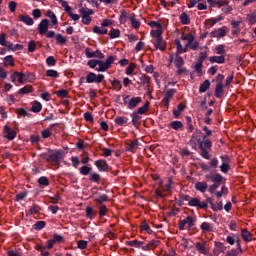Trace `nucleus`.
<instances>
[{"instance_id": "60", "label": "nucleus", "mask_w": 256, "mask_h": 256, "mask_svg": "<svg viewBox=\"0 0 256 256\" xmlns=\"http://www.w3.org/2000/svg\"><path fill=\"white\" fill-rule=\"evenodd\" d=\"M247 22L249 23V25H256V14L255 13L248 14Z\"/></svg>"}, {"instance_id": "16", "label": "nucleus", "mask_w": 256, "mask_h": 256, "mask_svg": "<svg viewBox=\"0 0 256 256\" xmlns=\"http://www.w3.org/2000/svg\"><path fill=\"white\" fill-rule=\"evenodd\" d=\"M29 75H31V73L25 74L23 72H14V77H16L18 83H20V84L25 83V81H27Z\"/></svg>"}, {"instance_id": "22", "label": "nucleus", "mask_w": 256, "mask_h": 256, "mask_svg": "<svg viewBox=\"0 0 256 256\" xmlns=\"http://www.w3.org/2000/svg\"><path fill=\"white\" fill-rule=\"evenodd\" d=\"M223 83L216 84L214 95L217 99H221L223 97Z\"/></svg>"}, {"instance_id": "47", "label": "nucleus", "mask_w": 256, "mask_h": 256, "mask_svg": "<svg viewBox=\"0 0 256 256\" xmlns=\"http://www.w3.org/2000/svg\"><path fill=\"white\" fill-rule=\"evenodd\" d=\"M121 36V30L112 28L109 32L110 39H117V37Z\"/></svg>"}, {"instance_id": "43", "label": "nucleus", "mask_w": 256, "mask_h": 256, "mask_svg": "<svg viewBox=\"0 0 256 256\" xmlns=\"http://www.w3.org/2000/svg\"><path fill=\"white\" fill-rule=\"evenodd\" d=\"M80 175H84L85 177H87V175H89V173H91V171H93L92 167H89L87 165H84L80 168Z\"/></svg>"}, {"instance_id": "27", "label": "nucleus", "mask_w": 256, "mask_h": 256, "mask_svg": "<svg viewBox=\"0 0 256 256\" xmlns=\"http://www.w3.org/2000/svg\"><path fill=\"white\" fill-rule=\"evenodd\" d=\"M94 201L97 206L103 205V203L109 201V196H107V194H101L98 198H95Z\"/></svg>"}, {"instance_id": "64", "label": "nucleus", "mask_w": 256, "mask_h": 256, "mask_svg": "<svg viewBox=\"0 0 256 256\" xmlns=\"http://www.w3.org/2000/svg\"><path fill=\"white\" fill-rule=\"evenodd\" d=\"M215 51H216V54L217 55H223V56H225V46L224 45H217L216 47H215Z\"/></svg>"}, {"instance_id": "12", "label": "nucleus", "mask_w": 256, "mask_h": 256, "mask_svg": "<svg viewBox=\"0 0 256 256\" xmlns=\"http://www.w3.org/2000/svg\"><path fill=\"white\" fill-rule=\"evenodd\" d=\"M223 19V16L218 15L216 18L206 19L204 25L206 26V29H211V27H213L216 23H219V21H223Z\"/></svg>"}, {"instance_id": "62", "label": "nucleus", "mask_w": 256, "mask_h": 256, "mask_svg": "<svg viewBox=\"0 0 256 256\" xmlns=\"http://www.w3.org/2000/svg\"><path fill=\"white\" fill-rule=\"evenodd\" d=\"M111 85L114 89H118V91H121V89H123V85L121 84V81L114 79L111 82Z\"/></svg>"}, {"instance_id": "8", "label": "nucleus", "mask_w": 256, "mask_h": 256, "mask_svg": "<svg viewBox=\"0 0 256 256\" xmlns=\"http://www.w3.org/2000/svg\"><path fill=\"white\" fill-rule=\"evenodd\" d=\"M94 165L97 167L98 171L102 173H107V171H109V164L105 159L96 160Z\"/></svg>"}, {"instance_id": "51", "label": "nucleus", "mask_w": 256, "mask_h": 256, "mask_svg": "<svg viewBox=\"0 0 256 256\" xmlns=\"http://www.w3.org/2000/svg\"><path fill=\"white\" fill-rule=\"evenodd\" d=\"M200 155L203 159H211V155H209V150L200 146Z\"/></svg>"}, {"instance_id": "24", "label": "nucleus", "mask_w": 256, "mask_h": 256, "mask_svg": "<svg viewBox=\"0 0 256 256\" xmlns=\"http://www.w3.org/2000/svg\"><path fill=\"white\" fill-rule=\"evenodd\" d=\"M200 229H201V231H203V233H211V232H213V224H211L209 222H203L200 225Z\"/></svg>"}, {"instance_id": "10", "label": "nucleus", "mask_w": 256, "mask_h": 256, "mask_svg": "<svg viewBox=\"0 0 256 256\" xmlns=\"http://www.w3.org/2000/svg\"><path fill=\"white\" fill-rule=\"evenodd\" d=\"M47 31H49V21L47 19H43L38 24V33L40 35H45Z\"/></svg>"}, {"instance_id": "1", "label": "nucleus", "mask_w": 256, "mask_h": 256, "mask_svg": "<svg viewBox=\"0 0 256 256\" xmlns=\"http://www.w3.org/2000/svg\"><path fill=\"white\" fill-rule=\"evenodd\" d=\"M65 158V151L63 150H48L42 154V159L48 163H53L54 165H61V160Z\"/></svg>"}, {"instance_id": "14", "label": "nucleus", "mask_w": 256, "mask_h": 256, "mask_svg": "<svg viewBox=\"0 0 256 256\" xmlns=\"http://www.w3.org/2000/svg\"><path fill=\"white\" fill-rule=\"evenodd\" d=\"M154 47L156 49H159L160 51H165V49H167V42H165V40H163V38L155 39Z\"/></svg>"}, {"instance_id": "15", "label": "nucleus", "mask_w": 256, "mask_h": 256, "mask_svg": "<svg viewBox=\"0 0 256 256\" xmlns=\"http://www.w3.org/2000/svg\"><path fill=\"white\" fill-rule=\"evenodd\" d=\"M198 144H199V148L202 149H211V147H213V142H211V140L207 139V138H203V140L198 139Z\"/></svg>"}, {"instance_id": "18", "label": "nucleus", "mask_w": 256, "mask_h": 256, "mask_svg": "<svg viewBox=\"0 0 256 256\" xmlns=\"http://www.w3.org/2000/svg\"><path fill=\"white\" fill-rule=\"evenodd\" d=\"M142 99L141 97H132L129 101H128V109H135V107H137V105H139V103H141Z\"/></svg>"}, {"instance_id": "11", "label": "nucleus", "mask_w": 256, "mask_h": 256, "mask_svg": "<svg viewBox=\"0 0 256 256\" xmlns=\"http://www.w3.org/2000/svg\"><path fill=\"white\" fill-rule=\"evenodd\" d=\"M4 133L8 141H13V139L17 137V132L13 130L11 127H9L8 125L4 126Z\"/></svg>"}, {"instance_id": "28", "label": "nucleus", "mask_w": 256, "mask_h": 256, "mask_svg": "<svg viewBox=\"0 0 256 256\" xmlns=\"http://www.w3.org/2000/svg\"><path fill=\"white\" fill-rule=\"evenodd\" d=\"M129 20L134 29H139V27H141V22L135 18V13L130 14Z\"/></svg>"}, {"instance_id": "59", "label": "nucleus", "mask_w": 256, "mask_h": 256, "mask_svg": "<svg viewBox=\"0 0 256 256\" xmlns=\"http://www.w3.org/2000/svg\"><path fill=\"white\" fill-rule=\"evenodd\" d=\"M16 113L17 115H20V117H31V114H29V112L23 108L16 109Z\"/></svg>"}, {"instance_id": "54", "label": "nucleus", "mask_w": 256, "mask_h": 256, "mask_svg": "<svg viewBox=\"0 0 256 256\" xmlns=\"http://www.w3.org/2000/svg\"><path fill=\"white\" fill-rule=\"evenodd\" d=\"M98 210L100 217H105V215H107V212L109 211V209L105 205H99Z\"/></svg>"}, {"instance_id": "3", "label": "nucleus", "mask_w": 256, "mask_h": 256, "mask_svg": "<svg viewBox=\"0 0 256 256\" xmlns=\"http://www.w3.org/2000/svg\"><path fill=\"white\" fill-rule=\"evenodd\" d=\"M115 63V57L108 56L106 61L98 60V67L96 68V71L98 73H105L108 69H111V65Z\"/></svg>"}, {"instance_id": "45", "label": "nucleus", "mask_w": 256, "mask_h": 256, "mask_svg": "<svg viewBox=\"0 0 256 256\" xmlns=\"http://www.w3.org/2000/svg\"><path fill=\"white\" fill-rule=\"evenodd\" d=\"M89 181L92 183H99V181H101V175H99L97 172L91 173L89 176Z\"/></svg>"}, {"instance_id": "21", "label": "nucleus", "mask_w": 256, "mask_h": 256, "mask_svg": "<svg viewBox=\"0 0 256 256\" xmlns=\"http://www.w3.org/2000/svg\"><path fill=\"white\" fill-rule=\"evenodd\" d=\"M174 65L176 69H181L182 65H185V60L181 57V54L175 53Z\"/></svg>"}, {"instance_id": "19", "label": "nucleus", "mask_w": 256, "mask_h": 256, "mask_svg": "<svg viewBox=\"0 0 256 256\" xmlns=\"http://www.w3.org/2000/svg\"><path fill=\"white\" fill-rule=\"evenodd\" d=\"M85 213H86V218L90 219L91 221H93V219H95V217H97V210H94L90 206L86 207Z\"/></svg>"}, {"instance_id": "32", "label": "nucleus", "mask_w": 256, "mask_h": 256, "mask_svg": "<svg viewBox=\"0 0 256 256\" xmlns=\"http://www.w3.org/2000/svg\"><path fill=\"white\" fill-rule=\"evenodd\" d=\"M55 39H56V45H65L67 43V37L63 36L60 33H57L55 35Z\"/></svg>"}, {"instance_id": "63", "label": "nucleus", "mask_w": 256, "mask_h": 256, "mask_svg": "<svg viewBox=\"0 0 256 256\" xmlns=\"http://www.w3.org/2000/svg\"><path fill=\"white\" fill-rule=\"evenodd\" d=\"M201 201L198 198H191L188 202L189 207H199Z\"/></svg>"}, {"instance_id": "2", "label": "nucleus", "mask_w": 256, "mask_h": 256, "mask_svg": "<svg viewBox=\"0 0 256 256\" xmlns=\"http://www.w3.org/2000/svg\"><path fill=\"white\" fill-rule=\"evenodd\" d=\"M206 179H209L213 183L212 185H210V187L208 189V191H209V193H211V195H213V193H215V191H217V189H219V187H221V185L223 184V181H225V178L220 173L207 174Z\"/></svg>"}, {"instance_id": "52", "label": "nucleus", "mask_w": 256, "mask_h": 256, "mask_svg": "<svg viewBox=\"0 0 256 256\" xmlns=\"http://www.w3.org/2000/svg\"><path fill=\"white\" fill-rule=\"evenodd\" d=\"M148 111H149V102H146V104L140 107L136 113H138V115H145V113Z\"/></svg>"}, {"instance_id": "26", "label": "nucleus", "mask_w": 256, "mask_h": 256, "mask_svg": "<svg viewBox=\"0 0 256 256\" xmlns=\"http://www.w3.org/2000/svg\"><path fill=\"white\" fill-rule=\"evenodd\" d=\"M169 127H171V129H174V131H181V129H183V122L179 120H174L170 122Z\"/></svg>"}, {"instance_id": "25", "label": "nucleus", "mask_w": 256, "mask_h": 256, "mask_svg": "<svg viewBox=\"0 0 256 256\" xmlns=\"http://www.w3.org/2000/svg\"><path fill=\"white\" fill-rule=\"evenodd\" d=\"M20 21H22V23H25V25L31 26L35 23V21H33V18H31L29 15H23L21 14L19 16Z\"/></svg>"}, {"instance_id": "39", "label": "nucleus", "mask_w": 256, "mask_h": 256, "mask_svg": "<svg viewBox=\"0 0 256 256\" xmlns=\"http://www.w3.org/2000/svg\"><path fill=\"white\" fill-rule=\"evenodd\" d=\"M131 117H132V125H134V127H137V125H139V121H141V116L139 115V113L134 111L131 114Z\"/></svg>"}, {"instance_id": "6", "label": "nucleus", "mask_w": 256, "mask_h": 256, "mask_svg": "<svg viewBox=\"0 0 256 256\" xmlns=\"http://www.w3.org/2000/svg\"><path fill=\"white\" fill-rule=\"evenodd\" d=\"M229 33V28H227V26H223L221 28L218 29H214L211 33H210V37L212 38H217V39H222L223 37H226V35Z\"/></svg>"}, {"instance_id": "44", "label": "nucleus", "mask_w": 256, "mask_h": 256, "mask_svg": "<svg viewBox=\"0 0 256 256\" xmlns=\"http://www.w3.org/2000/svg\"><path fill=\"white\" fill-rule=\"evenodd\" d=\"M4 65H10L11 67H15V59H13L12 55L4 57Z\"/></svg>"}, {"instance_id": "50", "label": "nucleus", "mask_w": 256, "mask_h": 256, "mask_svg": "<svg viewBox=\"0 0 256 256\" xmlns=\"http://www.w3.org/2000/svg\"><path fill=\"white\" fill-rule=\"evenodd\" d=\"M46 77L57 79V77H59V72H57V70H54V69H49L46 71Z\"/></svg>"}, {"instance_id": "4", "label": "nucleus", "mask_w": 256, "mask_h": 256, "mask_svg": "<svg viewBox=\"0 0 256 256\" xmlns=\"http://www.w3.org/2000/svg\"><path fill=\"white\" fill-rule=\"evenodd\" d=\"M195 226V219L192 216H187L184 220L179 221L180 231H185V229H191Z\"/></svg>"}, {"instance_id": "42", "label": "nucleus", "mask_w": 256, "mask_h": 256, "mask_svg": "<svg viewBox=\"0 0 256 256\" xmlns=\"http://www.w3.org/2000/svg\"><path fill=\"white\" fill-rule=\"evenodd\" d=\"M194 70L198 77H201V75H203V63L197 61L194 65Z\"/></svg>"}, {"instance_id": "20", "label": "nucleus", "mask_w": 256, "mask_h": 256, "mask_svg": "<svg viewBox=\"0 0 256 256\" xmlns=\"http://www.w3.org/2000/svg\"><path fill=\"white\" fill-rule=\"evenodd\" d=\"M195 248L199 251V253H202V255H207V242H196Z\"/></svg>"}, {"instance_id": "38", "label": "nucleus", "mask_w": 256, "mask_h": 256, "mask_svg": "<svg viewBox=\"0 0 256 256\" xmlns=\"http://www.w3.org/2000/svg\"><path fill=\"white\" fill-rule=\"evenodd\" d=\"M36 251H39L41 253L42 256H49L51 255L49 253V251H46L47 247H45L44 245L38 244L35 246Z\"/></svg>"}, {"instance_id": "31", "label": "nucleus", "mask_w": 256, "mask_h": 256, "mask_svg": "<svg viewBox=\"0 0 256 256\" xmlns=\"http://www.w3.org/2000/svg\"><path fill=\"white\" fill-rule=\"evenodd\" d=\"M46 17H49V19H51L52 24L58 25L59 21L57 20V15H55V12H53V10H47Z\"/></svg>"}, {"instance_id": "9", "label": "nucleus", "mask_w": 256, "mask_h": 256, "mask_svg": "<svg viewBox=\"0 0 256 256\" xmlns=\"http://www.w3.org/2000/svg\"><path fill=\"white\" fill-rule=\"evenodd\" d=\"M177 93V89L172 88L167 90V92L164 95V98L162 99V103L164 107H169V101L173 99V96Z\"/></svg>"}, {"instance_id": "35", "label": "nucleus", "mask_w": 256, "mask_h": 256, "mask_svg": "<svg viewBox=\"0 0 256 256\" xmlns=\"http://www.w3.org/2000/svg\"><path fill=\"white\" fill-rule=\"evenodd\" d=\"M29 215H37L38 213H41V206H39L38 204H33L29 211H28Z\"/></svg>"}, {"instance_id": "37", "label": "nucleus", "mask_w": 256, "mask_h": 256, "mask_svg": "<svg viewBox=\"0 0 256 256\" xmlns=\"http://www.w3.org/2000/svg\"><path fill=\"white\" fill-rule=\"evenodd\" d=\"M41 109H43V105H41V102H33L31 107L32 113H41Z\"/></svg>"}, {"instance_id": "61", "label": "nucleus", "mask_w": 256, "mask_h": 256, "mask_svg": "<svg viewBox=\"0 0 256 256\" xmlns=\"http://www.w3.org/2000/svg\"><path fill=\"white\" fill-rule=\"evenodd\" d=\"M52 241H54V243H63L65 241V238L61 234H54Z\"/></svg>"}, {"instance_id": "30", "label": "nucleus", "mask_w": 256, "mask_h": 256, "mask_svg": "<svg viewBox=\"0 0 256 256\" xmlns=\"http://www.w3.org/2000/svg\"><path fill=\"white\" fill-rule=\"evenodd\" d=\"M210 7H225V0H207Z\"/></svg>"}, {"instance_id": "5", "label": "nucleus", "mask_w": 256, "mask_h": 256, "mask_svg": "<svg viewBox=\"0 0 256 256\" xmlns=\"http://www.w3.org/2000/svg\"><path fill=\"white\" fill-rule=\"evenodd\" d=\"M105 80V75L103 74H95L94 72H90L86 75V83H103Z\"/></svg>"}, {"instance_id": "29", "label": "nucleus", "mask_w": 256, "mask_h": 256, "mask_svg": "<svg viewBox=\"0 0 256 256\" xmlns=\"http://www.w3.org/2000/svg\"><path fill=\"white\" fill-rule=\"evenodd\" d=\"M115 124L119 127H123V125H127V122L129 121V118L125 116H118L115 118Z\"/></svg>"}, {"instance_id": "34", "label": "nucleus", "mask_w": 256, "mask_h": 256, "mask_svg": "<svg viewBox=\"0 0 256 256\" xmlns=\"http://www.w3.org/2000/svg\"><path fill=\"white\" fill-rule=\"evenodd\" d=\"M241 236H242V239H243L244 241H246V243H249V241H251V240L253 239V235H252L251 232H249V230H247V229L242 230Z\"/></svg>"}, {"instance_id": "33", "label": "nucleus", "mask_w": 256, "mask_h": 256, "mask_svg": "<svg viewBox=\"0 0 256 256\" xmlns=\"http://www.w3.org/2000/svg\"><path fill=\"white\" fill-rule=\"evenodd\" d=\"M211 87V82L209 80H205L199 86V93H205Z\"/></svg>"}, {"instance_id": "53", "label": "nucleus", "mask_w": 256, "mask_h": 256, "mask_svg": "<svg viewBox=\"0 0 256 256\" xmlns=\"http://www.w3.org/2000/svg\"><path fill=\"white\" fill-rule=\"evenodd\" d=\"M181 39H182V41H188L187 43L191 44V43H193V41H195V36H193V34H191V33L188 35L183 34L181 36Z\"/></svg>"}, {"instance_id": "57", "label": "nucleus", "mask_w": 256, "mask_h": 256, "mask_svg": "<svg viewBox=\"0 0 256 256\" xmlns=\"http://www.w3.org/2000/svg\"><path fill=\"white\" fill-rule=\"evenodd\" d=\"M38 183L43 187H49V178H47L46 176H41L38 179Z\"/></svg>"}, {"instance_id": "49", "label": "nucleus", "mask_w": 256, "mask_h": 256, "mask_svg": "<svg viewBox=\"0 0 256 256\" xmlns=\"http://www.w3.org/2000/svg\"><path fill=\"white\" fill-rule=\"evenodd\" d=\"M27 195H28L27 190L22 191V192L16 194L14 201H16V202L23 201L25 199V197H27Z\"/></svg>"}, {"instance_id": "7", "label": "nucleus", "mask_w": 256, "mask_h": 256, "mask_svg": "<svg viewBox=\"0 0 256 256\" xmlns=\"http://www.w3.org/2000/svg\"><path fill=\"white\" fill-rule=\"evenodd\" d=\"M85 55L88 59H93V58H96L99 60L105 59V54H103V52H101V50H96L94 52H91V49L86 48Z\"/></svg>"}, {"instance_id": "13", "label": "nucleus", "mask_w": 256, "mask_h": 256, "mask_svg": "<svg viewBox=\"0 0 256 256\" xmlns=\"http://www.w3.org/2000/svg\"><path fill=\"white\" fill-rule=\"evenodd\" d=\"M139 147V140H128L126 142V151H130V153H135L137 148Z\"/></svg>"}, {"instance_id": "55", "label": "nucleus", "mask_w": 256, "mask_h": 256, "mask_svg": "<svg viewBox=\"0 0 256 256\" xmlns=\"http://www.w3.org/2000/svg\"><path fill=\"white\" fill-rule=\"evenodd\" d=\"M140 81H141L142 85H147V87H149L151 77L147 76L146 74H142L140 76Z\"/></svg>"}, {"instance_id": "36", "label": "nucleus", "mask_w": 256, "mask_h": 256, "mask_svg": "<svg viewBox=\"0 0 256 256\" xmlns=\"http://www.w3.org/2000/svg\"><path fill=\"white\" fill-rule=\"evenodd\" d=\"M28 93H33L32 85H26L18 91L19 95H27Z\"/></svg>"}, {"instance_id": "58", "label": "nucleus", "mask_w": 256, "mask_h": 256, "mask_svg": "<svg viewBox=\"0 0 256 256\" xmlns=\"http://www.w3.org/2000/svg\"><path fill=\"white\" fill-rule=\"evenodd\" d=\"M79 13H81V15H86V16L90 17V15L95 14V11H93V9L80 8Z\"/></svg>"}, {"instance_id": "48", "label": "nucleus", "mask_w": 256, "mask_h": 256, "mask_svg": "<svg viewBox=\"0 0 256 256\" xmlns=\"http://www.w3.org/2000/svg\"><path fill=\"white\" fill-rule=\"evenodd\" d=\"M151 37H154L155 39H161L163 38V30L157 29V30H152L150 32Z\"/></svg>"}, {"instance_id": "46", "label": "nucleus", "mask_w": 256, "mask_h": 256, "mask_svg": "<svg viewBox=\"0 0 256 256\" xmlns=\"http://www.w3.org/2000/svg\"><path fill=\"white\" fill-rule=\"evenodd\" d=\"M46 225L47 223L45 221L40 220L33 225V229H35L36 231H41V229H45Z\"/></svg>"}, {"instance_id": "56", "label": "nucleus", "mask_w": 256, "mask_h": 256, "mask_svg": "<svg viewBox=\"0 0 256 256\" xmlns=\"http://www.w3.org/2000/svg\"><path fill=\"white\" fill-rule=\"evenodd\" d=\"M36 49H37V43L34 40L29 41L28 42V52L35 53Z\"/></svg>"}, {"instance_id": "41", "label": "nucleus", "mask_w": 256, "mask_h": 256, "mask_svg": "<svg viewBox=\"0 0 256 256\" xmlns=\"http://www.w3.org/2000/svg\"><path fill=\"white\" fill-rule=\"evenodd\" d=\"M126 245H128V247H136V248H141V245H145V242H141L139 240H132V241H127Z\"/></svg>"}, {"instance_id": "23", "label": "nucleus", "mask_w": 256, "mask_h": 256, "mask_svg": "<svg viewBox=\"0 0 256 256\" xmlns=\"http://www.w3.org/2000/svg\"><path fill=\"white\" fill-rule=\"evenodd\" d=\"M210 63H218V65H223L225 63V56L220 55V56H211L209 58Z\"/></svg>"}, {"instance_id": "40", "label": "nucleus", "mask_w": 256, "mask_h": 256, "mask_svg": "<svg viewBox=\"0 0 256 256\" xmlns=\"http://www.w3.org/2000/svg\"><path fill=\"white\" fill-rule=\"evenodd\" d=\"M180 22L182 23V25H189L191 23V18H189V15L185 12H183L180 15Z\"/></svg>"}, {"instance_id": "17", "label": "nucleus", "mask_w": 256, "mask_h": 256, "mask_svg": "<svg viewBox=\"0 0 256 256\" xmlns=\"http://www.w3.org/2000/svg\"><path fill=\"white\" fill-rule=\"evenodd\" d=\"M194 187H195L196 191H199L200 193H205V191H207L209 185L207 184V182L202 181V182H196Z\"/></svg>"}]
</instances>
